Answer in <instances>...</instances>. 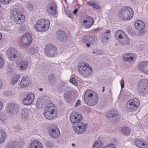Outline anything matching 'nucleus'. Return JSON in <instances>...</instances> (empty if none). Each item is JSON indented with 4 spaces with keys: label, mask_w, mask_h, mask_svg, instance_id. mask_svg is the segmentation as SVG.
<instances>
[{
    "label": "nucleus",
    "mask_w": 148,
    "mask_h": 148,
    "mask_svg": "<svg viewBox=\"0 0 148 148\" xmlns=\"http://www.w3.org/2000/svg\"><path fill=\"white\" fill-rule=\"evenodd\" d=\"M84 99L85 103L90 106H94L98 102L97 95L95 92L90 90L85 92Z\"/></svg>",
    "instance_id": "obj_1"
},
{
    "label": "nucleus",
    "mask_w": 148,
    "mask_h": 148,
    "mask_svg": "<svg viewBox=\"0 0 148 148\" xmlns=\"http://www.w3.org/2000/svg\"><path fill=\"white\" fill-rule=\"evenodd\" d=\"M77 69L79 73L86 77L91 76L93 73V71L91 66L86 62L79 63Z\"/></svg>",
    "instance_id": "obj_2"
},
{
    "label": "nucleus",
    "mask_w": 148,
    "mask_h": 148,
    "mask_svg": "<svg viewBox=\"0 0 148 148\" xmlns=\"http://www.w3.org/2000/svg\"><path fill=\"white\" fill-rule=\"evenodd\" d=\"M133 16V12L129 7H125L121 9L118 14V17L123 21L127 20L131 18Z\"/></svg>",
    "instance_id": "obj_3"
},
{
    "label": "nucleus",
    "mask_w": 148,
    "mask_h": 148,
    "mask_svg": "<svg viewBox=\"0 0 148 148\" xmlns=\"http://www.w3.org/2000/svg\"><path fill=\"white\" fill-rule=\"evenodd\" d=\"M50 24V22L48 20L41 19L36 22L34 26L35 28L38 31L45 32L48 29Z\"/></svg>",
    "instance_id": "obj_4"
},
{
    "label": "nucleus",
    "mask_w": 148,
    "mask_h": 148,
    "mask_svg": "<svg viewBox=\"0 0 148 148\" xmlns=\"http://www.w3.org/2000/svg\"><path fill=\"white\" fill-rule=\"evenodd\" d=\"M56 106L51 104L46 107L43 112L44 116L48 120H51L55 118L57 116Z\"/></svg>",
    "instance_id": "obj_5"
},
{
    "label": "nucleus",
    "mask_w": 148,
    "mask_h": 148,
    "mask_svg": "<svg viewBox=\"0 0 148 148\" xmlns=\"http://www.w3.org/2000/svg\"><path fill=\"white\" fill-rule=\"evenodd\" d=\"M140 101L138 99L134 98L128 101L126 104L127 111L133 112L136 110L139 107Z\"/></svg>",
    "instance_id": "obj_6"
},
{
    "label": "nucleus",
    "mask_w": 148,
    "mask_h": 148,
    "mask_svg": "<svg viewBox=\"0 0 148 148\" xmlns=\"http://www.w3.org/2000/svg\"><path fill=\"white\" fill-rule=\"evenodd\" d=\"M6 55L10 60L12 61L15 59L21 60L20 59L23 57L22 55L13 48H9L7 51Z\"/></svg>",
    "instance_id": "obj_7"
},
{
    "label": "nucleus",
    "mask_w": 148,
    "mask_h": 148,
    "mask_svg": "<svg viewBox=\"0 0 148 148\" xmlns=\"http://www.w3.org/2000/svg\"><path fill=\"white\" fill-rule=\"evenodd\" d=\"M138 84V89L140 94H147L148 91V80L145 79H140Z\"/></svg>",
    "instance_id": "obj_8"
},
{
    "label": "nucleus",
    "mask_w": 148,
    "mask_h": 148,
    "mask_svg": "<svg viewBox=\"0 0 148 148\" xmlns=\"http://www.w3.org/2000/svg\"><path fill=\"white\" fill-rule=\"evenodd\" d=\"M6 109L8 113L11 115H14L19 112L20 106L18 104L16 103H10L7 104Z\"/></svg>",
    "instance_id": "obj_9"
},
{
    "label": "nucleus",
    "mask_w": 148,
    "mask_h": 148,
    "mask_svg": "<svg viewBox=\"0 0 148 148\" xmlns=\"http://www.w3.org/2000/svg\"><path fill=\"white\" fill-rule=\"evenodd\" d=\"M11 12L14 18L15 22L19 24H23L25 21V17L20 12H18V10L14 9L12 10Z\"/></svg>",
    "instance_id": "obj_10"
},
{
    "label": "nucleus",
    "mask_w": 148,
    "mask_h": 148,
    "mask_svg": "<svg viewBox=\"0 0 148 148\" xmlns=\"http://www.w3.org/2000/svg\"><path fill=\"white\" fill-rule=\"evenodd\" d=\"M44 51L46 55L49 57H52L56 54L57 48L53 45L47 44L45 47Z\"/></svg>",
    "instance_id": "obj_11"
},
{
    "label": "nucleus",
    "mask_w": 148,
    "mask_h": 148,
    "mask_svg": "<svg viewBox=\"0 0 148 148\" xmlns=\"http://www.w3.org/2000/svg\"><path fill=\"white\" fill-rule=\"evenodd\" d=\"M32 40L31 35L29 33H27L21 38V44L22 46H28L31 44Z\"/></svg>",
    "instance_id": "obj_12"
},
{
    "label": "nucleus",
    "mask_w": 148,
    "mask_h": 148,
    "mask_svg": "<svg viewBox=\"0 0 148 148\" xmlns=\"http://www.w3.org/2000/svg\"><path fill=\"white\" fill-rule=\"evenodd\" d=\"M87 124H84L82 121L73 126V129L76 133L81 134L86 130Z\"/></svg>",
    "instance_id": "obj_13"
},
{
    "label": "nucleus",
    "mask_w": 148,
    "mask_h": 148,
    "mask_svg": "<svg viewBox=\"0 0 148 148\" xmlns=\"http://www.w3.org/2000/svg\"><path fill=\"white\" fill-rule=\"evenodd\" d=\"M57 5L53 2H51L47 5L46 11L49 15L54 16L57 12Z\"/></svg>",
    "instance_id": "obj_14"
},
{
    "label": "nucleus",
    "mask_w": 148,
    "mask_h": 148,
    "mask_svg": "<svg viewBox=\"0 0 148 148\" xmlns=\"http://www.w3.org/2000/svg\"><path fill=\"white\" fill-rule=\"evenodd\" d=\"M50 136L53 138H56L60 136V133L57 126L52 125L48 130Z\"/></svg>",
    "instance_id": "obj_15"
},
{
    "label": "nucleus",
    "mask_w": 148,
    "mask_h": 148,
    "mask_svg": "<svg viewBox=\"0 0 148 148\" xmlns=\"http://www.w3.org/2000/svg\"><path fill=\"white\" fill-rule=\"evenodd\" d=\"M82 116L79 114H77L75 112L71 113L70 116V119L73 124V126L82 121Z\"/></svg>",
    "instance_id": "obj_16"
},
{
    "label": "nucleus",
    "mask_w": 148,
    "mask_h": 148,
    "mask_svg": "<svg viewBox=\"0 0 148 148\" xmlns=\"http://www.w3.org/2000/svg\"><path fill=\"white\" fill-rule=\"evenodd\" d=\"M34 97L35 95L33 93H29L24 98L23 101V103L25 105H29L32 103Z\"/></svg>",
    "instance_id": "obj_17"
},
{
    "label": "nucleus",
    "mask_w": 148,
    "mask_h": 148,
    "mask_svg": "<svg viewBox=\"0 0 148 148\" xmlns=\"http://www.w3.org/2000/svg\"><path fill=\"white\" fill-rule=\"evenodd\" d=\"M138 68L141 72L148 75V62L145 61L141 62L138 65Z\"/></svg>",
    "instance_id": "obj_18"
},
{
    "label": "nucleus",
    "mask_w": 148,
    "mask_h": 148,
    "mask_svg": "<svg viewBox=\"0 0 148 148\" xmlns=\"http://www.w3.org/2000/svg\"><path fill=\"white\" fill-rule=\"evenodd\" d=\"M22 147V145L20 142L11 141L6 144L5 148H21Z\"/></svg>",
    "instance_id": "obj_19"
},
{
    "label": "nucleus",
    "mask_w": 148,
    "mask_h": 148,
    "mask_svg": "<svg viewBox=\"0 0 148 148\" xmlns=\"http://www.w3.org/2000/svg\"><path fill=\"white\" fill-rule=\"evenodd\" d=\"M30 83V77L26 75L22 79L20 83V86L22 88L27 87L29 86Z\"/></svg>",
    "instance_id": "obj_20"
},
{
    "label": "nucleus",
    "mask_w": 148,
    "mask_h": 148,
    "mask_svg": "<svg viewBox=\"0 0 148 148\" xmlns=\"http://www.w3.org/2000/svg\"><path fill=\"white\" fill-rule=\"evenodd\" d=\"M134 54L131 53H127L123 55L122 58L123 60L127 62L132 63L134 61Z\"/></svg>",
    "instance_id": "obj_21"
},
{
    "label": "nucleus",
    "mask_w": 148,
    "mask_h": 148,
    "mask_svg": "<svg viewBox=\"0 0 148 148\" xmlns=\"http://www.w3.org/2000/svg\"><path fill=\"white\" fill-rule=\"evenodd\" d=\"M86 20H84L83 23L84 24L88 23L85 25V28H89L93 24L94 20L92 18L88 16H86Z\"/></svg>",
    "instance_id": "obj_22"
},
{
    "label": "nucleus",
    "mask_w": 148,
    "mask_h": 148,
    "mask_svg": "<svg viewBox=\"0 0 148 148\" xmlns=\"http://www.w3.org/2000/svg\"><path fill=\"white\" fill-rule=\"evenodd\" d=\"M83 42L85 43L89 42L93 44L97 40V38L94 36H84L82 38Z\"/></svg>",
    "instance_id": "obj_23"
},
{
    "label": "nucleus",
    "mask_w": 148,
    "mask_h": 148,
    "mask_svg": "<svg viewBox=\"0 0 148 148\" xmlns=\"http://www.w3.org/2000/svg\"><path fill=\"white\" fill-rule=\"evenodd\" d=\"M56 36L58 40L62 42H65L67 40L66 34L63 31H58L57 32Z\"/></svg>",
    "instance_id": "obj_24"
},
{
    "label": "nucleus",
    "mask_w": 148,
    "mask_h": 148,
    "mask_svg": "<svg viewBox=\"0 0 148 148\" xmlns=\"http://www.w3.org/2000/svg\"><path fill=\"white\" fill-rule=\"evenodd\" d=\"M48 81L49 85L51 86H54L57 83L56 77L55 75L50 74L48 77Z\"/></svg>",
    "instance_id": "obj_25"
},
{
    "label": "nucleus",
    "mask_w": 148,
    "mask_h": 148,
    "mask_svg": "<svg viewBox=\"0 0 148 148\" xmlns=\"http://www.w3.org/2000/svg\"><path fill=\"white\" fill-rule=\"evenodd\" d=\"M145 141L141 139H136L135 140L136 145L141 148H148V145L145 143Z\"/></svg>",
    "instance_id": "obj_26"
},
{
    "label": "nucleus",
    "mask_w": 148,
    "mask_h": 148,
    "mask_svg": "<svg viewBox=\"0 0 148 148\" xmlns=\"http://www.w3.org/2000/svg\"><path fill=\"white\" fill-rule=\"evenodd\" d=\"M118 114V112L114 109H111L108 111L106 113V117L112 118L116 116Z\"/></svg>",
    "instance_id": "obj_27"
},
{
    "label": "nucleus",
    "mask_w": 148,
    "mask_h": 148,
    "mask_svg": "<svg viewBox=\"0 0 148 148\" xmlns=\"http://www.w3.org/2000/svg\"><path fill=\"white\" fill-rule=\"evenodd\" d=\"M30 148H43L42 143L37 140L32 141L29 145Z\"/></svg>",
    "instance_id": "obj_28"
},
{
    "label": "nucleus",
    "mask_w": 148,
    "mask_h": 148,
    "mask_svg": "<svg viewBox=\"0 0 148 148\" xmlns=\"http://www.w3.org/2000/svg\"><path fill=\"white\" fill-rule=\"evenodd\" d=\"M134 25L136 29L139 31L143 29L145 27L144 23L140 21H135Z\"/></svg>",
    "instance_id": "obj_29"
},
{
    "label": "nucleus",
    "mask_w": 148,
    "mask_h": 148,
    "mask_svg": "<svg viewBox=\"0 0 148 148\" xmlns=\"http://www.w3.org/2000/svg\"><path fill=\"white\" fill-rule=\"evenodd\" d=\"M125 35V33L123 31L118 30L115 32V37L116 39L119 41L123 37H124Z\"/></svg>",
    "instance_id": "obj_30"
},
{
    "label": "nucleus",
    "mask_w": 148,
    "mask_h": 148,
    "mask_svg": "<svg viewBox=\"0 0 148 148\" xmlns=\"http://www.w3.org/2000/svg\"><path fill=\"white\" fill-rule=\"evenodd\" d=\"M131 131L129 127H123L121 128L120 132L123 135L127 136L130 134Z\"/></svg>",
    "instance_id": "obj_31"
},
{
    "label": "nucleus",
    "mask_w": 148,
    "mask_h": 148,
    "mask_svg": "<svg viewBox=\"0 0 148 148\" xmlns=\"http://www.w3.org/2000/svg\"><path fill=\"white\" fill-rule=\"evenodd\" d=\"M31 113L30 111L28 109L24 108L21 111V116L23 118L28 117Z\"/></svg>",
    "instance_id": "obj_32"
},
{
    "label": "nucleus",
    "mask_w": 148,
    "mask_h": 148,
    "mask_svg": "<svg viewBox=\"0 0 148 148\" xmlns=\"http://www.w3.org/2000/svg\"><path fill=\"white\" fill-rule=\"evenodd\" d=\"M20 66L19 69L21 70H25L27 67L28 63L27 61L25 60H22L19 63Z\"/></svg>",
    "instance_id": "obj_33"
},
{
    "label": "nucleus",
    "mask_w": 148,
    "mask_h": 148,
    "mask_svg": "<svg viewBox=\"0 0 148 148\" xmlns=\"http://www.w3.org/2000/svg\"><path fill=\"white\" fill-rule=\"evenodd\" d=\"M130 40L128 39L127 35H125L124 37H123L119 41L120 44L125 45L129 44L130 42Z\"/></svg>",
    "instance_id": "obj_34"
},
{
    "label": "nucleus",
    "mask_w": 148,
    "mask_h": 148,
    "mask_svg": "<svg viewBox=\"0 0 148 148\" xmlns=\"http://www.w3.org/2000/svg\"><path fill=\"white\" fill-rule=\"evenodd\" d=\"M6 137L5 132L3 130H0V144L2 143L4 141Z\"/></svg>",
    "instance_id": "obj_35"
},
{
    "label": "nucleus",
    "mask_w": 148,
    "mask_h": 148,
    "mask_svg": "<svg viewBox=\"0 0 148 148\" xmlns=\"http://www.w3.org/2000/svg\"><path fill=\"white\" fill-rule=\"evenodd\" d=\"M102 142L100 140H97L94 144L92 148H101L102 146Z\"/></svg>",
    "instance_id": "obj_36"
},
{
    "label": "nucleus",
    "mask_w": 148,
    "mask_h": 148,
    "mask_svg": "<svg viewBox=\"0 0 148 148\" xmlns=\"http://www.w3.org/2000/svg\"><path fill=\"white\" fill-rule=\"evenodd\" d=\"M102 33L101 37V40L103 42L105 40H108L110 36V34H106Z\"/></svg>",
    "instance_id": "obj_37"
},
{
    "label": "nucleus",
    "mask_w": 148,
    "mask_h": 148,
    "mask_svg": "<svg viewBox=\"0 0 148 148\" xmlns=\"http://www.w3.org/2000/svg\"><path fill=\"white\" fill-rule=\"evenodd\" d=\"M64 98L68 101H69L71 100V93L69 91H66L65 92Z\"/></svg>",
    "instance_id": "obj_38"
},
{
    "label": "nucleus",
    "mask_w": 148,
    "mask_h": 148,
    "mask_svg": "<svg viewBox=\"0 0 148 148\" xmlns=\"http://www.w3.org/2000/svg\"><path fill=\"white\" fill-rule=\"evenodd\" d=\"M25 6L26 8L29 9L30 10L32 11L34 8V5L31 2H27L26 3Z\"/></svg>",
    "instance_id": "obj_39"
},
{
    "label": "nucleus",
    "mask_w": 148,
    "mask_h": 148,
    "mask_svg": "<svg viewBox=\"0 0 148 148\" xmlns=\"http://www.w3.org/2000/svg\"><path fill=\"white\" fill-rule=\"evenodd\" d=\"M20 77L19 75H16L14 76L12 78V82L13 84H15L18 81Z\"/></svg>",
    "instance_id": "obj_40"
},
{
    "label": "nucleus",
    "mask_w": 148,
    "mask_h": 148,
    "mask_svg": "<svg viewBox=\"0 0 148 148\" xmlns=\"http://www.w3.org/2000/svg\"><path fill=\"white\" fill-rule=\"evenodd\" d=\"M43 99H38V100L36 103V105L37 108H40L41 106H42L43 104Z\"/></svg>",
    "instance_id": "obj_41"
},
{
    "label": "nucleus",
    "mask_w": 148,
    "mask_h": 148,
    "mask_svg": "<svg viewBox=\"0 0 148 148\" xmlns=\"http://www.w3.org/2000/svg\"><path fill=\"white\" fill-rule=\"evenodd\" d=\"M45 144L47 148L53 147L54 146L52 141L50 140L46 141Z\"/></svg>",
    "instance_id": "obj_42"
},
{
    "label": "nucleus",
    "mask_w": 148,
    "mask_h": 148,
    "mask_svg": "<svg viewBox=\"0 0 148 148\" xmlns=\"http://www.w3.org/2000/svg\"><path fill=\"white\" fill-rule=\"evenodd\" d=\"M92 53L96 55H102L104 54L103 51L98 49H95L92 51Z\"/></svg>",
    "instance_id": "obj_43"
},
{
    "label": "nucleus",
    "mask_w": 148,
    "mask_h": 148,
    "mask_svg": "<svg viewBox=\"0 0 148 148\" xmlns=\"http://www.w3.org/2000/svg\"><path fill=\"white\" fill-rule=\"evenodd\" d=\"M29 51L30 54H32L36 53L37 52V50L34 47H32L29 49Z\"/></svg>",
    "instance_id": "obj_44"
},
{
    "label": "nucleus",
    "mask_w": 148,
    "mask_h": 148,
    "mask_svg": "<svg viewBox=\"0 0 148 148\" xmlns=\"http://www.w3.org/2000/svg\"><path fill=\"white\" fill-rule=\"evenodd\" d=\"M19 31L20 33H22L26 31V27L25 25H23L19 28Z\"/></svg>",
    "instance_id": "obj_45"
},
{
    "label": "nucleus",
    "mask_w": 148,
    "mask_h": 148,
    "mask_svg": "<svg viewBox=\"0 0 148 148\" xmlns=\"http://www.w3.org/2000/svg\"><path fill=\"white\" fill-rule=\"evenodd\" d=\"M6 119V116L3 113L0 114V120L3 121L5 122Z\"/></svg>",
    "instance_id": "obj_46"
},
{
    "label": "nucleus",
    "mask_w": 148,
    "mask_h": 148,
    "mask_svg": "<svg viewBox=\"0 0 148 148\" xmlns=\"http://www.w3.org/2000/svg\"><path fill=\"white\" fill-rule=\"evenodd\" d=\"M70 82L74 84L75 85H76L77 84V80L75 77H73L70 79Z\"/></svg>",
    "instance_id": "obj_47"
},
{
    "label": "nucleus",
    "mask_w": 148,
    "mask_h": 148,
    "mask_svg": "<svg viewBox=\"0 0 148 148\" xmlns=\"http://www.w3.org/2000/svg\"><path fill=\"white\" fill-rule=\"evenodd\" d=\"M14 128L16 131L19 132L21 130L22 128L20 126L15 125L14 127Z\"/></svg>",
    "instance_id": "obj_48"
},
{
    "label": "nucleus",
    "mask_w": 148,
    "mask_h": 148,
    "mask_svg": "<svg viewBox=\"0 0 148 148\" xmlns=\"http://www.w3.org/2000/svg\"><path fill=\"white\" fill-rule=\"evenodd\" d=\"M96 3V2L95 1L93 0L87 2V4L93 7Z\"/></svg>",
    "instance_id": "obj_49"
},
{
    "label": "nucleus",
    "mask_w": 148,
    "mask_h": 148,
    "mask_svg": "<svg viewBox=\"0 0 148 148\" xmlns=\"http://www.w3.org/2000/svg\"><path fill=\"white\" fill-rule=\"evenodd\" d=\"M10 0H0V2L3 4H7L10 2Z\"/></svg>",
    "instance_id": "obj_50"
},
{
    "label": "nucleus",
    "mask_w": 148,
    "mask_h": 148,
    "mask_svg": "<svg viewBox=\"0 0 148 148\" xmlns=\"http://www.w3.org/2000/svg\"><path fill=\"white\" fill-rule=\"evenodd\" d=\"M4 64V62L2 58L0 56V68L2 67Z\"/></svg>",
    "instance_id": "obj_51"
},
{
    "label": "nucleus",
    "mask_w": 148,
    "mask_h": 148,
    "mask_svg": "<svg viewBox=\"0 0 148 148\" xmlns=\"http://www.w3.org/2000/svg\"><path fill=\"white\" fill-rule=\"evenodd\" d=\"M127 31L129 34L131 35H134L135 33L133 32L132 30L128 29Z\"/></svg>",
    "instance_id": "obj_52"
},
{
    "label": "nucleus",
    "mask_w": 148,
    "mask_h": 148,
    "mask_svg": "<svg viewBox=\"0 0 148 148\" xmlns=\"http://www.w3.org/2000/svg\"><path fill=\"white\" fill-rule=\"evenodd\" d=\"M120 83L121 84V88H123L124 87V82L123 80V79H122L120 82Z\"/></svg>",
    "instance_id": "obj_53"
},
{
    "label": "nucleus",
    "mask_w": 148,
    "mask_h": 148,
    "mask_svg": "<svg viewBox=\"0 0 148 148\" xmlns=\"http://www.w3.org/2000/svg\"><path fill=\"white\" fill-rule=\"evenodd\" d=\"M93 7L97 10L99 9L100 8V6L98 5V4L96 2L95 4H94Z\"/></svg>",
    "instance_id": "obj_54"
},
{
    "label": "nucleus",
    "mask_w": 148,
    "mask_h": 148,
    "mask_svg": "<svg viewBox=\"0 0 148 148\" xmlns=\"http://www.w3.org/2000/svg\"><path fill=\"white\" fill-rule=\"evenodd\" d=\"M81 101L79 100H78L77 102L76 103L75 106L76 107L80 105Z\"/></svg>",
    "instance_id": "obj_55"
},
{
    "label": "nucleus",
    "mask_w": 148,
    "mask_h": 148,
    "mask_svg": "<svg viewBox=\"0 0 148 148\" xmlns=\"http://www.w3.org/2000/svg\"><path fill=\"white\" fill-rule=\"evenodd\" d=\"M144 34V32L143 31H140L138 32V35L141 36L143 35Z\"/></svg>",
    "instance_id": "obj_56"
},
{
    "label": "nucleus",
    "mask_w": 148,
    "mask_h": 148,
    "mask_svg": "<svg viewBox=\"0 0 148 148\" xmlns=\"http://www.w3.org/2000/svg\"><path fill=\"white\" fill-rule=\"evenodd\" d=\"M111 32V31L110 30H107L106 31V32L103 33L106 34H110Z\"/></svg>",
    "instance_id": "obj_57"
},
{
    "label": "nucleus",
    "mask_w": 148,
    "mask_h": 148,
    "mask_svg": "<svg viewBox=\"0 0 148 148\" xmlns=\"http://www.w3.org/2000/svg\"><path fill=\"white\" fill-rule=\"evenodd\" d=\"M78 9L77 8H76L73 11V13L74 14H75L76 13H77V11H78Z\"/></svg>",
    "instance_id": "obj_58"
},
{
    "label": "nucleus",
    "mask_w": 148,
    "mask_h": 148,
    "mask_svg": "<svg viewBox=\"0 0 148 148\" xmlns=\"http://www.w3.org/2000/svg\"><path fill=\"white\" fill-rule=\"evenodd\" d=\"M86 43V45L87 47H90V44H91V43H90L89 42H87ZM91 44H92L91 43Z\"/></svg>",
    "instance_id": "obj_59"
},
{
    "label": "nucleus",
    "mask_w": 148,
    "mask_h": 148,
    "mask_svg": "<svg viewBox=\"0 0 148 148\" xmlns=\"http://www.w3.org/2000/svg\"><path fill=\"white\" fill-rule=\"evenodd\" d=\"M99 28H96L94 29L93 31L95 32H97V31H99Z\"/></svg>",
    "instance_id": "obj_60"
},
{
    "label": "nucleus",
    "mask_w": 148,
    "mask_h": 148,
    "mask_svg": "<svg viewBox=\"0 0 148 148\" xmlns=\"http://www.w3.org/2000/svg\"><path fill=\"white\" fill-rule=\"evenodd\" d=\"M3 103H2L0 101V110L2 108V106H3Z\"/></svg>",
    "instance_id": "obj_61"
},
{
    "label": "nucleus",
    "mask_w": 148,
    "mask_h": 148,
    "mask_svg": "<svg viewBox=\"0 0 148 148\" xmlns=\"http://www.w3.org/2000/svg\"><path fill=\"white\" fill-rule=\"evenodd\" d=\"M2 86V82L1 80V79H0V89L1 88V87Z\"/></svg>",
    "instance_id": "obj_62"
},
{
    "label": "nucleus",
    "mask_w": 148,
    "mask_h": 148,
    "mask_svg": "<svg viewBox=\"0 0 148 148\" xmlns=\"http://www.w3.org/2000/svg\"><path fill=\"white\" fill-rule=\"evenodd\" d=\"M2 38V34H1V33H0V40Z\"/></svg>",
    "instance_id": "obj_63"
},
{
    "label": "nucleus",
    "mask_w": 148,
    "mask_h": 148,
    "mask_svg": "<svg viewBox=\"0 0 148 148\" xmlns=\"http://www.w3.org/2000/svg\"><path fill=\"white\" fill-rule=\"evenodd\" d=\"M39 90L40 91H42L43 90V88H40L39 89Z\"/></svg>",
    "instance_id": "obj_64"
}]
</instances>
